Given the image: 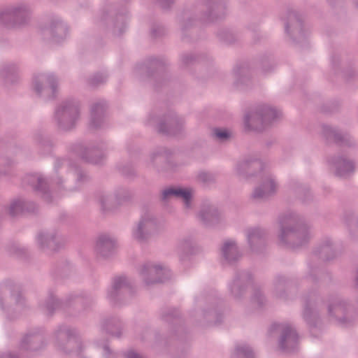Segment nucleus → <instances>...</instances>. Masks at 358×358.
I'll return each instance as SVG.
<instances>
[{
  "mask_svg": "<svg viewBox=\"0 0 358 358\" xmlns=\"http://www.w3.org/2000/svg\"><path fill=\"white\" fill-rule=\"evenodd\" d=\"M67 164V160L64 159H57L54 163V176L50 179L41 174H34L26 176V180L34 189L43 195L49 193V186L51 182L55 185V189L52 192V199H62L68 196L70 193L78 190L82 185L87 184L90 180V176L83 170L76 168L73 175L76 179V187L66 188V180L59 174L61 169Z\"/></svg>",
  "mask_w": 358,
  "mask_h": 358,
  "instance_id": "1",
  "label": "nucleus"
},
{
  "mask_svg": "<svg viewBox=\"0 0 358 358\" xmlns=\"http://www.w3.org/2000/svg\"><path fill=\"white\" fill-rule=\"evenodd\" d=\"M278 224L279 242L288 248H301L311 239L310 224L302 215L296 211L288 210L279 214Z\"/></svg>",
  "mask_w": 358,
  "mask_h": 358,
  "instance_id": "2",
  "label": "nucleus"
},
{
  "mask_svg": "<svg viewBox=\"0 0 358 358\" xmlns=\"http://www.w3.org/2000/svg\"><path fill=\"white\" fill-rule=\"evenodd\" d=\"M226 14V4L222 0H201L183 10L178 19L181 29L185 30L199 21L213 22L223 18Z\"/></svg>",
  "mask_w": 358,
  "mask_h": 358,
  "instance_id": "3",
  "label": "nucleus"
},
{
  "mask_svg": "<svg viewBox=\"0 0 358 358\" xmlns=\"http://www.w3.org/2000/svg\"><path fill=\"white\" fill-rule=\"evenodd\" d=\"M94 301L92 294L84 291L71 293L64 300H60L54 291L50 290L41 307L48 316H52L57 310L68 311L69 309L75 308L77 306H81L83 310H87L94 305Z\"/></svg>",
  "mask_w": 358,
  "mask_h": 358,
  "instance_id": "4",
  "label": "nucleus"
},
{
  "mask_svg": "<svg viewBox=\"0 0 358 358\" xmlns=\"http://www.w3.org/2000/svg\"><path fill=\"white\" fill-rule=\"evenodd\" d=\"M336 257V252L333 241L329 238H325L320 245L313 251L308 263L307 276L313 283L320 281L328 284L331 281V275L327 271H321L317 264L318 260L329 262Z\"/></svg>",
  "mask_w": 358,
  "mask_h": 358,
  "instance_id": "5",
  "label": "nucleus"
},
{
  "mask_svg": "<svg viewBox=\"0 0 358 358\" xmlns=\"http://www.w3.org/2000/svg\"><path fill=\"white\" fill-rule=\"evenodd\" d=\"M0 308L9 320L20 316L22 312V286L20 283L8 280L0 284Z\"/></svg>",
  "mask_w": 358,
  "mask_h": 358,
  "instance_id": "6",
  "label": "nucleus"
},
{
  "mask_svg": "<svg viewBox=\"0 0 358 358\" xmlns=\"http://www.w3.org/2000/svg\"><path fill=\"white\" fill-rule=\"evenodd\" d=\"M80 118V103L77 99H66L55 108L53 122L59 131H70L74 129Z\"/></svg>",
  "mask_w": 358,
  "mask_h": 358,
  "instance_id": "7",
  "label": "nucleus"
},
{
  "mask_svg": "<svg viewBox=\"0 0 358 358\" xmlns=\"http://www.w3.org/2000/svg\"><path fill=\"white\" fill-rule=\"evenodd\" d=\"M157 229L158 220L153 208L149 203H143L141 217L132 228L133 238L139 243H146L157 233Z\"/></svg>",
  "mask_w": 358,
  "mask_h": 358,
  "instance_id": "8",
  "label": "nucleus"
},
{
  "mask_svg": "<svg viewBox=\"0 0 358 358\" xmlns=\"http://www.w3.org/2000/svg\"><path fill=\"white\" fill-rule=\"evenodd\" d=\"M54 345L64 355H80L83 351V343L78 330L64 324L58 326L54 331Z\"/></svg>",
  "mask_w": 358,
  "mask_h": 358,
  "instance_id": "9",
  "label": "nucleus"
},
{
  "mask_svg": "<svg viewBox=\"0 0 358 358\" xmlns=\"http://www.w3.org/2000/svg\"><path fill=\"white\" fill-rule=\"evenodd\" d=\"M280 115V111L269 105H258L245 115V127L250 131H261L279 118Z\"/></svg>",
  "mask_w": 358,
  "mask_h": 358,
  "instance_id": "10",
  "label": "nucleus"
},
{
  "mask_svg": "<svg viewBox=\"0 0 358 358\" xmlns=\"http://www.w3.org/2000/svg\"><path fill=\"white\" fill-rule=\"evenodd\" d=\"M328 314L334 317L339 325L347 327L350 326L357 317L355 307L341 296H335L327 306Z\"/></svg>",
  "mask_w": 358,
  "mask_h": 358,
  "instance_id": "11",
  "label": "nucleus"
},
{
  "mask_svg": "<svg viewBox=\"0 0 358 358\" xmlns=\"http://www.w3.org/2000/svg\"><path fill=\"white\" fill-rule=\"evenodd\" d=\"M253 283L252 273L245 269H236L228 284L229 296L237 301H241L246 296L249 287Z\"/></svg>",
  "mask_w": 358,
  "mask_h": 358,
  "instance_id": "12",
  "label": "nucleus"
},
{
  "mask_svg": "<svg viewBox=\"0 0 358 358\" xmlns=\"http://www.w3.org/2000/svg\"><path fill=\"white\" fill-rule=\"evenodd\" d=\"M280 331L278 341L280 349L287 353L294 352L299 347V335L296 331L289 324L273 323L271 325L268 334Z\"/></svg>",
  "mask_w": 358,
  "mask_h": 358,
  "instance_id": "13",
  "label": "nucleus"
},
{
  "mask_svg": "<svg viewBox=\"0 0 358 358\" xmlns=\"http://www.w3.org/2000/svg\"><path fill=\"white\" fill-rule=\"evenodd\" d=\"M132 295V287L124 275L116 276L112 287L107 292V298L113 306L125 303Z\"/></svg>",
  "mask_w": 358,
  "mask_h": 358,
  "instance_id": "14",
  "label": "nucleus"
},
{
  "mask_svg": "<svg viewBox=\"0 0 358 358\" xmlns=\"http://www.w3.org/2000/svg\"><path fill=\"white\" fill-rule=\"evenodd\" d=\"M138 273L147 285L164 283L171 276L169 269L150 262L139 268Z\"/></svg>",
  "mask_w": 358,
  "mask_h": 358,
  "instance_id": "15",
  "label": "nucleus"
},
{
  "mask_svg": "<svg viewBox=\"0 0 358 358\" xmlns=\"http://www.w3.org/2000/svg\"><path fill=\"white\" fill-rule=\"evenodd\" d=\"M323 303V301L315 291H311L305 299L303 318L310 331L319 327L320 319L316 308Z\"/></svg>",
  "mask_w": 358,
  "mask_h": 358,
  "instance_id": "16",
  "label": "nucleus"
},
{
  "mask_svg": "<svg viewBox=\"0 0 358 358\" xmlns=\"http://www.w3.org/2000/svg\"><path fill=\"white\" fill-rule=\"evenodd\" d=\"M58 79L53 73L41 75L34 78L33 87L36 94L45 100L56 96Z\"/></svg>",
  "mask_w": 358,
  "mask_h": 358,
  "instance_id": "17",
  "label": "nucleus"
},
{
  "mask_svg": "<svg viewBox=\"0 0 358 358\" xmlns=\"http://www.w3.org/2000/svg\"><path fill=\"white\" fill-rule=\"evenodd\" d=\"M71 149L83 160L94 164H101L106 156L105 148L102 143L95 145L78 143Z\"/></svg>",
  "mask_w": 358,
  "mask_h": 358,
  "instance_id": "18",
  "label": "nucleus"
},
{
  "mask_svg": "<svg viewBox=\"0 0 358 358\" xmlns=\"http://www.w3.org/2000/svg\"><path fill=\"white\" fill-rule=\"evenodd\" d=\"M47 345V339L43 329L33 327L27 330L24 334V354L34 355L43 350Z\"/></svg>",
  "mask_w": 358,
  "mask_h": 358,
  "instance_id": "19",
  "label": "nucleus"
},
{
  "mask_svg": "<svg viewBox=\"0 0 358 358\" xmlns=\"http://www.w3.org/2000/svg\"><path fill=\"white\" fill-rule=\"evenodd\" d=\"M36 241L38 248L44 252H58L66 243L56 230L40 231L37 234Z\"/></svg>",
  "mask_w": 358,
  "mask_h": 358,
  "instance_id": "20",
  "label": "nucleus"
},
{
  "mask_svg": "<svg viewBox=\"0 0 358 358\" xmlns=\"http://www.w3.org/2000/svg\"><path fill=\"white\" fill-rule=\"evenodd\" d=\"M328 164L335 176L342 178H348L355 172V162L343 155H334L328 159Z\"/></svg>",
  "mask_w": 358,
  "mask_h": 358,
  "instance_id": "21",
  "label": "nucleus"
},
{
  "mask_svg": "<svg viewBox=\"0 0 358 358\" xmlns=\"http://www.w3.org/2000/svg\"><path fill=\"white\" fill-rule=\"evenodd\" d=\"M285 30L291 38L297 43L305 41L307 36L301 17L295 11H289L285 23Z\"/></svg>",
  "mask_w": 358,
  "mask_h": 358,
  "instance_id": "22",
  "label": "nucleus"
},
{
  "mask_svg": "<svg viewBox=\"0 0 358 358\" xmlns=\"http://www.w3.org/2000/svg\"><path fill=\"white\" fill-rule=\"evenodd\" d=\"M278 187L279 182L277 178L271 173H267L262 178L261 184L254 188L251 194L252 198L268 199L277 193Z\"/></svg>",
  "mask_w": 358,
  "mask_h": 358,
  "instance_id": "23",
  "label": "nucleus"
},
{
  "mask_svg": "<svg viewBox=\"0 0 358 358\" xmlns=\"http://www.w3.org/2000/svg\"><path fill=\"white\" fill-rule=\"evenodd\" d=\"M161 318L163 321L168 322L171 325L172 330L171 337H176L180 340L184 338L186 330L183 326L180 312L177 309L173 308L162 309Z\"/></svg>",
  "mask_w": 358,
  "mask_h": 358,
  "instance_id": "24",
  "label": "nucleus"
},
{
  "mask_svg": "<svg viewBox=\"0 0 358 358\" xmlns=\"http://www.w3.org/2000/svg\"><path fill=\"white\" fill-rule=\"evenodd\" d=\"M69 29L66 23H65L60 17H53L48 27L43 29V34L47 36L50 40L55 44L62 43L67 37Z\"/></svg>",
  "mask_w": 358,
  "mask_h": 358,
  "instance_id": "25",
  "label": "nucleus"
},
{
  "mask_svg": "<svg viewBox=\"0 0 358 358\" xmlns=\"http://www.w3.org/2000/svg\"><path fill=\"white\" fill-rule=\"evenodd\" d=\"M117 240L107 234H99L96 240L94 250L96 254L105 259L111 258L117 251Z\"/></svg>",
  "mask_w": 358,
  "mask_h": 358,
  "instance_id": "26",
  "label": "nucleus"
},
{
  "mask_svg": "<svg viewBox=\"0 0 358 358\" xmlns=\"http://www.w3.org/2000/svg\"><path fill=\"white\" fill-rule=\"evenodd\" d=\"M107 108L108 104L104 100H97L92 103L90 108V120L89 123L90 129H97L105 126Z\"/></svg>",
  "mask_w": 358,
  "mask_h": 358,
  "instance_id": "27",
  "label": "nucleus"
},
{
  "mask_svg": "<svg viewBox=\"0 0 358 358\" xmlns=\"http://www.w3.org/2000/svg\"><path fill=\"white\" fill-rule=\"evenodd\" d=\"M22 22V6H10L0 10V24L6 28H15Z\"/></svg>",
  "mask_w": 358,
  "mask_h": 358,
  "instance_id": "28",
  "label": "nucleus"
},
{
  "mask_svg": "<svg viewBox=\"0 0 358 358\" xmlns=\"http://www.w3.org/2000/svg\"><path fill=\"white\" fill-rule=\"evenodd\" d=\"M322 135L329 141L334 142L340 146H351L353 141L347 132L341 131L336 127L329 125L322 126Z\"/></svg>",
  "mask_w": 358,
  "mask_h": 358,
  "instance_id": "29",
  "label": "nucleus"
},
{
  "mask_svg": "<svg viewBox=\"0 0 358 358\" xmlns=\"http://www.w3.org/2000/svg\"><path fill=\"white\" fill-rule=\"evenodd\" d=\"M267 233L261 227L247 230V239L250 249L255 252H262L266 248Z\"/></svg>",
  "mask_w": 358,
  "mask_h": 358,
  "instance_id": "30",
  "label": "nucleus"
},
{
  "mask_svg": "<svg viewBox=\"0 0 358 358\" xmlns=\"http://www.w3.org/2000/svg\"><path fill=\"white\" fill-rule=\"evenodd\" d=\"M183 124L182 118L175 114H170L158 123L157 129L159 132L167 135H177L182 131Z\"/></svg>",
  "mask_w": 358,
  "mask_h": 358,
  "instance_id": "31",
  "label": "nucleus"
},
{
  "mask_svg": "<svg viewBox=\"0 0 358 358\" xmlns=\"http://www.w3.org/2000/svg\"><path fill=\"white\" fill-rule=\"evenodd\" d=\"M198 217L206 227H213L219 223L221 213L213 205L204 203L198 213Z\"/></svg>",
  "mask_w": 358,
  "mask_h": 358,
  "instance_id": "32",
  "label": "nucleus"
},
{
  "mask_svg": "<svg viewBox=\"0 0 358 358\" xmlns=\"http://www.w3.org/2000/svg\"><path fill=\"white\" fill-rule=\"evenodd\" d=\"M220 301L213 299L211 301L210 308L203 310V321H200L203 325H217L222 323L223 313L220 306Z\"/></svg>",
  "mask_w": 358,
  "mask_h": 358,
  "instance_id": "33",
  "label": "nucleus"
},
{
  "mask_svg": "<svg viewBox=\"0 0 358 358\" xmlns=\"http://www.w3.org/2000/svg\"><path fill=\"white\" fill-rule=\"evenodd\" d=\"M113 10L110 9L107 13L103 14L102 20H107L108 17H112L111 23L113 25V34L118 36L123 34L126 31L129 15L127 12L116 13L115 17H113Z\"/></svg>",
  "mask_w": 358,
  "mask_h": 358,
  "instance_id": "34",
  "label": "nucleus"
},
{
  "mask_svg": "<svg viewBox=\"0 0 358 358\" xmlns=\"http://www.w3.org/2000/svg\"><path fill=\"white\" fill-rule=\"evenodd\" d=\"M222 259L229 265H235L241 258L242 255L234 241H225L220 248Z\"/></svg>",
  "mask_w": 358,
  "mask_h": 358,
  "instance_id": "35",
  "label": "nucleus"
},
{
  "mask_svg": "<svg viewBox=\"0 0 358 358\" xmlns=\"http://www.w3.org/2000/svg\"><path fill=\"white\" fill-rule=\"evenodd\" d=\"M160 198L163 201L175 198L181 199L184 201H190L195 199V191L192 188L169 187L161 192Z\"/></svg>",
  "mask_w": 358,
  "mask_h": 358,
  "instance_id": "36",
  "label": "nucleus"
},
{
  "mask_svg": "<svg viewBox=\"0 0 358 358\" xmlns=\"http://www.w3.org/2000/svg\"><path fill=\"white\" fill-rule=\"evenodd\" d=\"M293 285V280L282 275H278L273 281V294L278 299L287 300Z\"/></svg>",
  "mask_w": 358,
  "mask_h": 358,
  "instance_id": "37",
  "label": "nucleus"
},
{
  "mask_svg": "<svg viewBox=\"0 0 358 358\" xmlns=\"http://www.w3.org/2000/svg\"><path fill=\"white\" fill-rule=\"evenodd\" d=\"M259 168L260 171L264 169V164L260 160H245L239 162L236 167V173L244 179H250V178L256 176L255 173H252L251 170L253 169Z\"/></svg>",
  "mask_w": 358,
  "mask_h": 358,
  "instance_id": "38",
  "label": "nucleus"
},
{
  "mask_svg": "<svg viewBox=\"0 0 358 358\" xmlns=\"http://www.w3.org/2000/svg\"><path fill=\"white\" fill-rule=\"evenodd\" d=\"M101 329L113 337L120 338L122 336V324L117 317L106 318L101 323Z\"/></svg>",
  "mask_w": 358,
  "mask_h": 358,
  "instance_id": "39",
  "label": "nucleus"
},
{
  "mask_svg": "<svg viewBox=\"0 0 358 358\" xmlns=\"http://www.w3.org/2000/svg\"><path fill=\"white\" fill-rule=\"evenodd\" d=\"M134 192L127 187H119L115 188L110 195L103 194L100 201L106 200H115L116 201H127L133 199Z\"/></svg>",
  "mask_w": 358,
  "mask_h": 358,
  "instance_id": "40",
  "label": "nucleus"
},
{
  "mask_svg": "<svg viewBox=\"0 0 358 358\" xmlns=\"http://www.w3.org/2000/svg\"><path fill=\"white\" fill-rule=\"evenodd\" d=\"M19 66L14 63L4 64L0 67V78L6 84H13L18 79Z\"/></svg>",
  "mask_w": 358,
  "mask_h": 358,
  "instance_id": "41",
  "label": "nucleus"
},
{
  "mask_svg": "<svg viewBox=\"0 0 358 358\" xmlns=\"http://www.w3.org/2000/svg\"><path fill=\"white\" fill-rule=\"evenodd\" d=\"M100 210L104 215H114L126 208V203H100Z\"/></svg>",
  "mask_w": 358,
  "mask_h": 358,
  "instance_id": "42",
  "label": "nucleus"
},
{
  "mask_svg": "<svg viewBox=\"0 0 358 358\" xmlns=\"http://www.w3.org/2000/svg\"><path fill=\"white\" fill-rule=\"evenodd\" d=\"M164 64L165 63L163 60L152 57L149 58L145 63L139 65L138 69L141 72H145L148 75H150L152 73V69H162Z\"/></svg>",
  "mask_w": 358,
  "mask_h": 358,
  "instance_id": "43",
  "label": "nucleus"
},
{
  "mask_svg": "<svg viewBox=\"0 0 358 358\" xmlns=\"http://www.w3.org/2000/svg\"><path fill=\"white\" fill-rule=\"evenodd\" d=\"M7 255L13 258H20L22 256V249L19 240H9L5 245Z\"/></svg>",
  "mask_w": 358,
  "mask_h": 358,
  "instance_id": "44",
  "label": "nucleus"
},
{
  "mask_svg": "<svg viewBox=\"0 0 358 358\" xmlns=\"http://www.w3.org/2000/svg\"><path fill=\"white\" fill-rule=\"evenodd\" d=\"M343 218L351 236L354 238H358V217L355 219L352 212H346Z\"/></svg>",
  "mask_w": 358,
  "mask_h": 358,
  "instance_id": "45",
  "label": "nucleus"
},
{
  "mask_svg": "<svg viewBox=\"0 0 358 358\" xmlns=\"http://www.w3.org/2000/svg\"><path fill=\"white\" fill-rule=\"evenodd\" d=\"M231 358H255L252 349L247 344L237 345Z\"/></svg>",
  "mask_w": 358,
  "mask_h": 358,
  "instance_id": "46",
  "label": "nucleus"
},
{
  "mask_svg": "<svg viewBox=\"0 0 358 358\" xmlns=\"http://www.w3.org/2000/svg\"><path fill=\"white\" fill-rule=\"evenodd\" d=\"M179 250L181 252L180 255L181 261L189 255H192L194 252L193 241L192 238H187L183 239L179 244Z\"/></svg>",
  "mask_w": 358,
  "mask_h": 358,
  "instance_id": "47",
  "label": "nucleus"
},
{
  "mask_svg": "<svg viewBox=\"0 0 358 358\" xmlns=\"http://www.w3.org/2000/svg\"><path fill=\"white\" fill-rule=\"evenodd\" d=\"M295 193L300 200L309 201L315 199L314 193L308 185H301L296 187Z\"/></svg>",
  "mask_w": 358,
  "mask_h": 358,
  "instance_id": "48",
  "label": "nucleus"
},
{
  "mask_svg": "<svg viewBox=\"0 0 358 358\" xmlns=\"http://www.w3.org/2000/svg\"><path fill=\"white\" fill-rule=\"evenodd\" d=\"M96 344L97 348L102 350V356L103 358H116V353L111 350L108 341H96Z\"/></svg>",
  "mask_w": 358,
  "mask_h": 358,
  "instance_id": "49",
  "label": "nucleus"
},
{
  "mask_svg": "<svg viewBox=\"0 0 358 358\" xmlns=\"http://www.w3.org/2000/svg\"><path fill=\"white\" fill-rule=\"evenodd\" d=\"M234 76L236 85L243 84L249 80L248 69L244 66L237 67L234 69Z\"/></svg>",
  "mask_w": 358,
  "mask_h": 358,
  "instance_id": "50",
  "label": "nucleus"
},
{
  "mask_svg": "<svg viewBox=\"0 0 358 358\" xmlns=\"http://www.w3.org/2000/svg\"><path fill=\"white\" fill-rule=\"evenodd\" d=\"M107 75L103 73H96L92 76L89 80V84L92 87H97L103 84L107 80Z\"/></svg>",
  "mask_w": 358,
  "mask_h": 358,
  "instance_id": "51",
  "label": "nucleus"
},
{
  "mask_svg": "<svg viewBox=\"0 0 358 358\" xmlns=\"http://www.w3.org/2000/svg\"><path fill=\"white\" fill-rule=\"evenodd\" d=\"M198 179L203 184L208 185L215 182V176L210 172L201 171L198 175Z\"/></svg>",
  "mask_w": 358,
  "mask_h": 358,
  "instance_id": "52",
  "label": "nucleus"
},
{
  "mask_svg": "<svg viewBox=\"0 0 358 358\" xmlns=\"http://www.w3.org/2000/svg\"><path fill=\"white\" fill-rule=\"evenodd\" d=\"M252 301L257 303L259 307H262L266 301L264 294L258 288L254 289L252 296Z\"/></svg>",
  "mask_w": 358,
  "mask_h": 358,
  "instance_id": "53",
  "label": "nucleus"
},
{
  "mask_svg": "<svg viewBox=\"0 0 358 358\" xmlns=\"http://www.w3.org/2000/svg\"><path fill=\"white\" fill-rule=\"evenodd\" d=\"M38 211L37 203H24V216L36 215Z\"/></svg>",
  "mask_w": 358,
  "mask_h": 358,
  "instance_id": "54",
  "label": "nucleus"
},
{
  "mask_svg": "<svg viewBox=\"0 0 358 358\" xmlns=\"http://www.w3.org/2000/svg\"><path fill=\"white\" fill-rule=\"evenodd\" d=\"M213 135L220 141H226L231 137V133L226 129H215Z\"/></svg>",
  "mask_w": 358,
  "mask_h": 358,
  "instance_id": "55",
  "label": "nucleus"
},
{
  "mask_svg": "<svg viewBox=\"0 0 358 358\" xmlns=\"http://www.w3.org/2000/svg\"><path fill=\"white\" fill-rule=\"evenodd\" d=\"M168 155L166 149L160 148L157 150L154 151L150 155V161L152 164H155V161L159 159H164Z\"/></svg>",
  "mask_w": 358,
  "mask_h": 358,
  "instance_id": "56",
  "label": "nucleus"
},
{
  "mask_svg": "<svg viewBox=\"0 0 358 358\" xmlns=\"http://www.w3.org/2000/svg\"><path fill=\"white\" fill-rule=\"evenodd\" d=\"M22 203H11L9 208V215L12 218H15L17 215L22 212Z\"/></svg>",
  "mask_w": 358,
  "mask_h": 358,
  "instance_id": "57",
  "label": "nucleus"
},
{
  "mask_svg": "<svg viewBox=\"0 0 358 358\" xmlns=\"http://www.w3.org/2000/svg\"><path fill=\"white\" fill-rule=\"evenodd\" d=\"M195 59V57L192 53H185L182 55L180 61L182 65L187 66L191 64Z\"/></svg>",
  "mask_w": 358,
  "mask_h": 358,
  "instance_id": "58",
  "label": "nucleus"
},
{
  "mask_svg": "<svg viewBox=\"0 0 358 358\" xmlns=\"http://www.w3.org/2000/svg\"><path fill=\"white\" fill-rule=\"evenodd\" d=\"M195 59V57L192 53H185L182 55L180 61L182 65L187 66L191 64Z\"/></svg>",
  "mask_w": 358,
  "mask_h": 358,
  "instance_id": "59",
  "label": "nucleus"
},
{
  "mask_svg": "<svg viewBox=\"0 0 358 358\" xmlns=\"http://www.w3.org/2000/svg\"><path fill=\"white\" fill-rule=\"evenodd\" d=\"M0 358H21V353L19 351L0 352Z\"/></svg>",
  "mask_w": 358,
  "mask_h": 358,
  "instance_id": "60",
  "label": "nucleus"
},
{
  "mask_svg": "<svg viewBox=\"0 0 358 358\" xmlns=\"http://www.w3.org/2000/svg\"><path fill=\"white\" fill-rule=\"evenodd\" d=\"M155 341L159 344H164V345H167L169 343V340L168 338H163L161 334L158 331L155 332L154 334Z\"/></svg>",
  "mask_w": 358,
  "mask_h": 358,
  "instance_id": "61",
  "label": "nucleus"
},
{
  "mask_svg": "<svg viewBox=\"0 0 358 358\" xmlns=\"http://www.w3.org/2000/svg\"><path fill=\"white\" fill-rule=\"evenodd\" d=\"M219 37L221 40L223 41H225L227 43L231 42V33L228 30H224L221 33L219 34Z\"/></svg>",
  "mask_w": 358,
  "mask_h": 358,
  "instance_id": "62",
  "label": "nucleus"
},
{
  "mask_svg": "<svg viewBox=\"0 0 358 358\" xmlns=\"http://www.w3.org/2000/svg\"><path fill=\"white\" fill-rule=\"evenodd\" d=\"M163 29L159 26L153 27L151 29V34L152 36L157 37L162 34Z\"/></svg>",
  "mask_w": 358,
  "mask_h": 358,
  "instance_id": "63",
  "label": "nucleus"
},
{
  "mask_svg": "<svg viewBox=\"0 0 358 358\" xmlns=\"http://www.w3.org/2000/svg\"><path fill=\"white\" fill-rule=\"evenodd\" d=\"M125 357L126 358H142L141 356L136 352L135 351L131 350L127 351L125 353Z\"/></svg>",
  "mask_w": 358,
  "mask_h": 358,
  "instance_id": "64",
  "label": "nucleus"
}]
</instances>
